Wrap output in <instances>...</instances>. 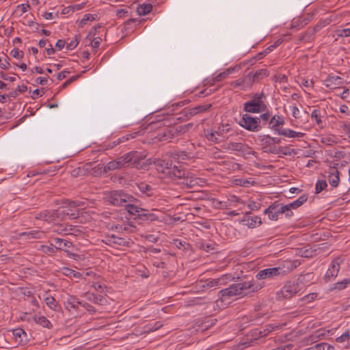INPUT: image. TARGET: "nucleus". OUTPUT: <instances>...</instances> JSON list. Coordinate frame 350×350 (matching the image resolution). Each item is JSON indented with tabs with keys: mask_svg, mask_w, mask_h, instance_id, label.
I'll list each match as a JSON object with an SVG mask.
<instances>
[{
	"mask_svg": "<svg viewBox=\"0 0 350 350\" xmlns=\"http://www.w3.org/2000/svg\"><path fill=\"white\" fill-rule=\"evenodd\" d=\"M168 122L166 119L158 120L155 122H151L149 124L150 129H159L157 135L154 136V138L159 141H168L170 142L174 138V133H172V126H167L165 123Z\"/></svg>",
	"mask_w": 350,
	"mask_h": 350,
	"instance_id": "nucleus-6",
	"label": "nucleus"
},
{
	"mask_svg": "<svg viewBox=\"0 0 350 350\" xmlns=\"http://www.w3.org/2000/svg\"><path fill=\"white\" fill-rule=\"evenodd\" d=\"M19 236L25 239H39L44 237V233L42 231L31 230L20 233Z\"/></svg>",
	"mask_w": 350,
	"mask_h": 350,
	"instance_id": "nucleus-22",
	"label": "nucleus"
},
{
	"mask_svg": "<svg viewBox=\"0 0 350 350\" xmlns=\"http://www.w3.org/2000/svg\"><path fill=\"white\" fill-rule=\"evenodd\" d=\"M279 135H282L289 138H301L305 135V133L297 132L289 129H284L279 132Z\"/></svg>",
	"mask_w": 350,
	"mask_h": 350,
	"instance_id": "nucleus-25",
	"label": "nucleus"
},
{
	"mask_svg": "<svg viewBox=\"0 0 350 350\" xmlns=\"http://www.w3.org/2000/svg\"><path fill=\"white\" fill-rule=\"evenodd\" d=\"M285 272L281 267L267 268L258 271L256 278L257 280H271L280 275H285Z\"/></svg>",
	"mask_w": 350,
	"mask_h": 350,
	"instance_id": "nucleus-9",
	"label": "nucleus"
},
{
	"mask_svg": "<svg viewBox=\"0 0 350 350\" xmlns=\"http://www.w3.org/2000/svg\"><path fill=\"white\" fill-rule=\"evenodd\" d=\"M232 279L231 275L226 274L221 275L220 278L207 280L205 282L204 286L206 287H216L226 285L228 282Z\"/></svg>",
	"mask_w": 350,
	"mask_h": 350,
	"instance_id": "nucleus-13",
	"label": "nucleus"
},
{
	"mask_svg": "<svg viewBox=\"0 0 350 350\" xmlns=\"http://www.w3.org/2000/svg\"><path fill=\"white\" fill-rule=\"evenodd\" d=\"M108 241L111 244H115L122 246L126 245L127 243L126 241L124 239L116 237L115 235L110 237L108 239Z\"/></svg>",
	"mask_w": 350,
	"mask_h": 350,
	"instance_id": "nucleus-45",
	"label": "nucleus"
},
{
	"mask_svg": "<svg viewBox=\"0 0 350 350\" xmlns=\"http://www.w3.org/2000/svg\"><path fill=\"white\" fill-rule=\"evenodd\" d=\"M243 222L250 228H254L261 224V219L258 216L252 217L246 215L243 217Z\"/></svg>",
	"mask_w": 350,
	"mask_h": 350,
	"instance_id": "nucleus-24",
	"label": "nucleus"
},
{
	"mask_svg": "<svg viewBox=\"0 0 350 350\" xmlns=\"http://www.w3.org/2000/svg\"><path fill=\"white\" fill-rule=\"evenodd\" d=\"M54 232L61 234H74L75 228L70 226L60 224L54 228Z\"/></svg>",
	"mask_w": 350,
	"mask_h": 350,
	"instance_id": "nucleus-27",
	"label": "nucleus"
},
{
	"mask_svg": "<svg viewBox=\"0 0 350 350\" xmlns=\"http://www.w3.org/2000/svg\"><path fill=\"white\" fill-rule=\"evenodd\" d=\"M349 338V331L347 330L345 333H343L341 336L336 338V340L338 342H343Z\"/></svg>",
	"mask_w": 350,
	"mask_h": 350,
	"instance_id": "nucleus-58",
	"label": "nucleus"
},
{
	"mask_svg": "<svg viewBox=\"0 0 350 350\" xmlns=\"http://www.w3.org/2000/svg\"><path fill=\"white\" fill-rule=\"evenodd\" d=\"M139 157L141 160H143L142 157ZM143 162L145 163V167L144 169H146L148 165L152 163V161L151 159H149L146 161H142V163ZM153 163L158 172L164 174L167 177L172 178H181L185 174V171L182 169V166L180 164L172 165L168 161L159 159H154Z\"/></svg>",
	"mask_w": 350,
	"mask_h": 350,
	"instance_id": "nucleus-1",
	"label": "nucleus"
},
{
	"mask_svg": "<svg viewBox=\"0 0 350 350\" xmlns=\"http://www.w3.org/2000/svg\"><path fill=\"white\" fill-rule=\"evenodd\" d=\"M219 294L220 295V299L222 301H226V299H228L232 297H234V295H232V291L230 289V286L226 288L221 290Z\"/></svg>",
	"mask_w": 350,
	"mask_h": 350,
	"instance_id": "nucleus-41",
	"label": "nucleus"
},
{
	"mask_svg": "<svg viewBox=\"0 0 350 350\" xmlns=\"http://www.w3.org/2000/svg\"><path fill=\"white\" fill-rule=\"evenodd\" d=\"M248 75L251 77L253 84L254 82L258 81L268 76V71L266 69H260L256 70L254 74L250 72Z\"/></svg>",
	"mask_w": 350,
	"mask_h": 350,
	"instance_id": "nucleus-28",
	"label": "nucleus"
},
{
	"mask_svg": "<svg viewBox=\"0 0 350 350\" xmlns=\"http://www.w3.org/2000/svg\"><path fill=\"white\" fill-rule=\"evenodd\" d=\"M264 137L267 139L266 141V144L267 145H271V144H280L281 142H282L280 138L271 137L269 135H265Z\"/></svg>",
	"mask_w": 350,
	"mask_h": 350,
	"instance_id": "nucleus-54",
	"label": "nucleus"
},
{
	"mask_svg": "<svg viewBox=\"0 0 350 350\" xmlns=\"http://www.w3.org/2000/svg\"><path fill=\"white\" fill-rule=\"evenodd\" d=\"M282 211H283V214L286 215V217H291L293 215V213L292 211V208L289 206V204H282Z\"/></svg>",
	"mask_w": 350,
	"mask_h": 350,
	"instance_id": "nucleus-56",
	"label": "nucleus"
},
{
	"mask_svg": "<svg viewBox=\"0 0 350 350\" xmlns=\"http://www.w3.org/2000/svg\"><path fill=\"white\" fill-rule=\"evenodd\" d=\"M108 202L115 206H123L126 203H133L136 199L122 191H113L107 196Z\"/></svg>",
	"mask_w": 350,
	"mask_h": 350,
	"instance_id": "nucleus-7",
	"label": "nucleus"
},
{
	"mask_svg": "<svg viewBox=\"0 0 350 350\" xmlns=\"http://www.w3.org/2000/svg\"><path fill=\"white\" fill-rule=\"evenodd\" d=\"M279 325H273V324H269L265 326V328L263 329V331L259 332V335L260 337H264L267 336L270 332L275 329H278Z\"/></svg>",
	"mask_w": 350,
	"mask_h": 350,
	"instance_id": "nucleus-46",
	"label": "nucleus"
},
{
	"mask_svg": "<svg viewBox=\"0 0 350 350\" xmlns=\"http://www.w3.org/2000/svg\"><path fill=\"white\" fill-rule=\"evenodd\" d=\"M266 96L264 93L254 94L251 99L243 104V110L247 113H258L267 110L265 103Z\"/></svg>",
	"mask_w": 350,
	"mask_h": 350,
	"instance_id": "nucleus-4",
	"label": "nucleus"
},
{
	"mask_svg": "<svg viewBox=\"0 0 350 350\" xmlns=\"http://www.w3.org/2000/svg\"><path fill=\"white\" fill-rule=\"evenodd\" d=\"M101 38L99 37L94 38L91 41V46L94 49L98 48L100 44Z\"/></svg>",
	"mask_w": 350,
	"mask_h": 350,
	"instance_id": "nucleus-64",
	"label": "nucleus"
},
{
	"mask_svg": "<svg viewBox=\"0 0 350 350\" xmlns=\"http://www.w3.org/2000/svg\"><path fill=\"white\" fill-rule=\"evenodd\" d=\"M321 142L325 145L332 146L336 143V138L334 135H326L321 138Z\"/></svg>",
	"mask_w": 350,
	"mask_h": 350,
	"instance_id": "nucleus-50",
	"label": "nucleus"
},
{
	"mask_svg": "<svg viewBox=\"0 0 350 350\" xmlns=\"http://www.w3.org/2000/svg\"><path fill=\"white\" fill-rule=\"evenodd\" d=\"M349 284H350V278H346L340 282L332 284V286L330 288V290L332 291L336 289L341 291L346 288Z\"/></svg>",
	"mask_w": 350,
	"mask_h": 350,
	"instance_id": "nucleus-34",
	"label": "nucleus"
},
{
	"mask_svg": "<svg viewBox=\"0 0 350 350\" xmlns=\"http://www.w3.org/2000/svg\"><path fill=\"white\" fill-rule=\"evenodd\" d=\"M312 350H330L333 347L326 342L317 344L310 348Z\"/></svg>",
	"mask_w": 350,
	"mask_h": 350,
	"instance_id": "nucleus-52",
	"label": "nucleus"
},
{
	"mask_svg": "<svg viewBox=\"0 0 350 350\" xmlns=\"http://www.w3.org/2000/svg\"><path fill=\"white\" fill-rule=\"evenodd\" d=\"M291 110L292 116L295 119H297L299 118L300 111L296 106L291 107Z\"/></svg>",
	"mask_w": 350,
	"mask_h": 350,
	"instance_id": "nucleus-63",
	"label": "nucleus"
},
{
	"mask_svg": "<svg viewBox=\"0 0 350 350\" xmlns=\"http://www.w3.org/2000/svg\"><path fill=\"white\" fill-rule=\"evenodd\" d=\"M44 301L46 304V306L52 309V310H55L56 307H57V301L55 300V299L51 296V295H49L46 293V297H44Z\"/></svg>",
	"mask_w": 350,
	"mask_h": 350,
	"instance_id": "nucleus-47",
	"label": "nucleus"
},
{
	"mask_svg": "<svg viewBox=\"0 0 350 350\" xmlns=\"http://www.w3.org/2000/svg\"><path fill=\"white\" fill-rule=\"evenodd\" d=\"M262 285L255 280L245 281L232 284L230 286L234 296H245L250 293L258 291L262 288Z\"/></svg>",
	"mask_w": 350,
	"mask_h": 350,
	"instance_id": "nucleus-5",
	"label": "nucleus"
},
{
	"mask_svg": "<svg viewBox=\"0 0 350 350\" xmlns=\"http://www.w3.org/2000/svg\"><path fill=\"white\" fill-rule=\"evenodd\" d=\"M57 250H68V248L73 247L72 242L61 238L55 237L51 239Z\"/></svg>",
	"mask_w": 350,
	"mask_h": 350,
	"instance_id": "nucleus-18",
	"label": "nucleus"
},
{
	"mask_svg": "<svg viewBox=\"0 0 350 350\" xmlns=\"http://www.w3.org/2000/svg\"><path fill=\"white\" fill-rule=\"evenodd\" d=\"M327 185L325 180H318L316 183V193H319L327 187Z\"/></svg>",
	"mask_w": 350,
	"mask_h": 350,
	"instance_id": "nucleus-53",
	"label": "nucleus"
},
{
	"mask_svg": "<svg viewBox=\"0 0 350 350\" xmlns=\"http://www.w3.org/2000/svg\"><path fill=\"white\" fill-rule=\"evenodd\" d=\"M59 217L60 214L57 210H43L35 215L36 219L44 221H52Z\"/></svg>",
	"mask_w": 350,
	"mask_h": 350,
	"instance_id": "nucleus-10",
	"label": "nucleus"
},
{
	"mask_svg": "<svg viewBox=\"0 0 350 350\" xmlns=\"http://www.w3.org/2000/svg\"><path fill=\"white\" fill-rule=\"evenodd\" d=\"M192 126L193 124L189 123L184 125H177L175 126H172V132L174 133V137H177L187 133L192 127Z\"/></svg>",
	"mask_w": 350,
	"mask_h": 350,
	"instance_id": "nucleus-26",
	"label": "nucleus"
},
{
	"mask_svg": "<svg viewBox=\"0 0 350 350\" xmlns=\"http://www.w3.org/2000/svg\"><path fill=\"white\" fill-rule=\"evenodd\" d=\"M93 20H94V17L92 14H86L83 16L82 19L81 20L80 23L81 25H85L88 21H93Z\"/></svg>",
	"mask_w": 350,
	"mask_h": 350,
	"instance_id": "nucleus-60",
	"label": "nucleus"
},
{
	"mask_svg": "<svg viewBox=\"0 0 350 350\" xmlns=\"http://www.w3.org/2000/svg\"><path fill=\"white\" fill-rule=\"evenodd\" d=\"M234 68H229L226 70L217 74L213 79V81L215 82V81H221L222 79L226 78L230 74H231L234 71Z\"/></svg>",
	"mask_w": 350,
	"mask_h": 350,
	"instance_id": "nucleus-44",
	"label": "nucleus"
},
{
	"mask_svg": "<svg viewBox=\"0 0 350 350\" xmlns=\"http://www.w3.org/2000/svg\"><path fill=\"white\" fill-rule=\"evenodd\" d=\"M327 179L330 185L336 187L340 181L339 172L336 167H330L328 171Z\"/></svg>",
	"mask_w": 350,
	"mask_h": 350,
	"instance_id": "nucleus-16",
	"label": "nucleus"
},
{
	"mask_svg": "<svg viewBox=\"0 0 350 350\" xmlns=\"http://www.w3.org/2000/svg\"><path fill=\"white\" fill-rule=\"evenodd\" d=\"M334 36L338 38L350 37V28L337 29L334 31Z\"/></svg>",
	"mask_w": 350,
	"mask_h": 350,
	"instance_id": "nucleus-49",
	"label": "nucleus"
},
{
	"mask_svg": "<svg viewBox=\"0 0 350 350\" xmlns=\"http://www.w3.org/2000/svg\"><path fill=\"white\" fill-rule=\"evenodd\" d=\"M239 124L251 132H258L262 129V126L260 124V118H254L247 113L242 116Z\"/></svg>",
	"mask_w": 350,
	"mask_h": 350,
	"instance_id": "nucleus-8",
	"label": "nucleus"
},
{
	"mask_svg": "<svg viewBox=\"0 0 350 350\" xmlns=\"http://www.w3.org/2000/svg\"><path fill=\"white\" fill-rule=\"evenodd\" d=\"M308 200V196L304 194L298 198L296 200L289 203V206L292 208V209H296L298 207L301 206L304 203H305Z\"/></svg>",
	"mask_w": 350,
	"mask_h": 350,
	"instance_id": "nucleus-37",
	"label": "nucleus"
},
{
	"mask_svg": "<svg viewBox=\"0 0 350 350\" xmlns=\"http://www.w3.org/2000/svg\"><path fill=\"white\" fill-rule=\"evenodd\" d=\"M132 162L133 167L137 169H143L145 167V163H142V160L137 152H130L122 157H118L116 160L108 162L104 167L105 172L119 170L126 167V163Z\"/></svg>",
	"mask_w": 350,
	"mask_h": 350,
	"instance_id": "nucleus-2",
	"label": "nucleus"
},
{
	"mask_svg": "<svg viewBox=\"0 0 350 350\" xmlns=\"http://www.w3.org/2000/svg\"><path fill=\"white\" fill-rule=\"evenodd\" d=\"M227 148L230 151L245 152L249 149V146L244 143L230 142L227 144Z\"/></svg>",
	"mask_w": 350,
	"mask_h": 350,
	"instance_id": "nucleus-19",
	"label": "nucleus"
},
{
	"mask_svg": "<svg viewBox=\"0 0 350 350\" xmlns=\"http://www.w3.org/2000/svg\"><path fill=\"white\" fill-rule=\"evenodd\" d=\"M340 260L339 258L332 262L324 277L326 282L332 281L338 275L340 270Z\"/></svg>",
	"mask_w": 350,
	"mask_h": 350,
	"instance_id": "nucleus-11",
	"label": "nucleus"
},
{
	"mask_svg": "<svg viewBox=\"0 0 350 350\" xmlns=\"http://www.w3.org/2000/svg\"><path fill=\"white\" fill-rule=\"evenodd\" d=\"M252 80L248 74L230 83L231 87L242 90H245L252 87Z\"/></svg>",
	"mask_w": 350,
	"mask_h": 350,
	"instance_id": "nucleus-12",
	"label": "nucleus"
},
{
	"mask_svg": "<svg viewBox=\"0 0 350 350\" xmlns=\"http://www.w3.org/2000/svg\"><path fill=\"white\" fill-rule=\"evenodd\" d=\"M339 80H340V77L338 76H329L325 80V85L329 87L331 84H337Z\"/></svg>",
	"mask_w": 350,
	"mask_h": 350,
	"instance_id": "nucleus-55",
	"label": "nucleus"
},
{
	"mask_svg": "<svg viewBox=\"0 0 350 350\" xmlns=\"http://www.w3.org/2000/svg\"><path fill=\"white\" fill-rule=\"evenodd\" d=\"M152 10V5L150 3H144L139 5L137 8V12L139 15H146L150 13Z\"/></svg>",
	"mask_w": 350,
	"mask_h": 350,
	"instance_id": "nucleus-39",
	"label": "nucleus"
},
{
	"mask_svg": "<svg viewBox=\"0 0 350 350\" xmlns=\"http://www.w3.org/2000/svg\"><path fill=\"white\" fill-rule=\"evenodd\" d=\"M65 253L66 254V256L68 258L74 259L75 260H80L82 259L81 255L72 253L70 250H65Z\"/></svg>",
	"mask_w": 350,
	"mask_h": 350,
	"instance_id": "nucleus-59",
	"label": "nucleus"
},
{
	"mask_svg": "<svg viewBox=\"0 0 350 350\" xmlns=\"http://www.w3.org/2000/svg\"><path fill=\"white\" fill-rule=\"evenodd\" d=\"M310 117L317 125L321 126L322 125L323 119L325 118V111L320 109H314L312 110Z\"/></svg>",
	"mask_w": 350,
	"mask_h": 350,
	"instance_id": "nucleus-23",
	"label": "nucleus"
},
{
	"mask_svg": "<svg viewBox=\"0 0 350 350\" xmlns=\"http://www.w3.org/2000/svg\"><path fill=\"white\" fill-rule=\"evenodd\" d=\"M281 267L283 268V269L286 271L285 274H286L287 273L295 269L297 267V264L296 262L286 260L283 262V265Z\"/></svg>",
	"mask_w": 350,
	"mask_h": 350,
	"instance_id": "nucleus-48",
	"label": "nucleus"
},
{
	"mask_svg": "<svg viewBox=\"0 0 350 350\" xmlns=\"http://www.w3.org/2000/svg\"><path fill=\"white\" fill-rule=\"evenodd\" d=\"M284 123L285 121L283 117L279 115H274L269 122V128L279 135V132L282 130L280 126H282Z\"/></svg>",
	"mask_w": 350,
	"mask_h": 350,
	"instance_id": "nucleus-15",
	"label": "nucleus"
},
{
	"mask_svg": "<svg viewBox=\"0 0 350 350\" xmlns=\"http://www.w3.org/2000/svg\"><path fill=\"white\" fill-rule=\"evenodd\" d=\"M92 287L95 290H96V291H99L100 293L104 292L105 286H104L103 284H102L100 282H94V283H93Z\"/></svg>",
	"mask_w": 350,
	"mask_h": 350,
	"instance_id": "nucleus-62",
	"label": "nucleus"
},
{
	"mask_svg": "<svg viewBox=\"0 0 350 350\" xmlns=\"http://www.w3.org/2000/svg\"><path fill=\"white\" fill-rule=\"evenodd\" d=\"M137 187L142 194H145L147 196H151L153 195L154 192L152 187L146 183H140L137 184Z\"/></svg>",
	"mask_w": 350,
	"mask_h": 350,
	"instance_id": "nucleus-30",
	"label": "nucleus"
},
{
	"mask_svg": "<svg viewBox=\"0 0 350 350\" xmlns=\"http://www.w3.org/2000/svg\"><path fill=\"white\" fill-rule=\"evenodd\" d=\"M126 211L133 215H138L141 214L142 211V208L137 207V206L132 204L131 203H126Z\"/></svg>",
	"mask_w": 350,
	"mask_h": 350,
	"instance_id": "nucleus-42",
	"label": "nucleus"
},
{
	"mask_svg": "<svg viewBox=\"0 0 350 350\" xmlns=\"http://www.w3.org/2000/svg\"><path fill=\"white\" fill-rule=\"evenodd\" d=\"M41 250L46 254H54L57 250L54 243L51 241L49 245H42Z\"/></svg>",
	"mask_w": 350,
	"mask_h": 350,
	"instance_id": "nucleus-51",
	"label": "nucleus"
},
{
	"mask_svg": "<svg viewBox=\"0 0 350 350\" xmlns=\"http://www.w3.org/2000/svg\"><path fill=\"white\" fill-rule=\"evenodd\" d=\"M265 215H268V217L271 220H277L278 219V215L275 210V206L271 204L264 211Z\"/></svg>",
	"mask_w": 350,
	"mask_h": 350,
	"instance_id": "nucleus-43",
	"label": "nucleus"
},
{
	"mask_svg": "<svg viewBox=\"0 0 350 350\" xmlns=\"http://www.w3.org/2000/svg\"><path fill=\"white\" fill-rule=\"evenodd\" d=\"M204 135L208 141L215 144L221 142V139L217 135L216 130L206 129L204 131Z\"/></svg>",
	"mask_w": 350,
	"mask_h": 350,
	"instance_id": "nucleus-29",
	"label": "nucleus"
},
{
	"mask_svg": "<svg viewBox=\"0 0 350 350\" xmlns=\"http://www.w3.org/2000/svg\"><path fill=\"white\" fill-rule=\"evenodd\" d=\"M86 299L95 304H103L105 301V299L103 296H97L94 293H87L85 294Z\"/></svg>",
	"mask_w": 350,
	"mask_h": 350,
	"instance_id": "nucleus-33",
	"label": "nucleus"
},
{
	"mask_svg": "<svg viewBox=\"0 0 350 350\" xmlns=\"http://www.w3.org/2000/svg\"><path fill=\"white\" fill-rule=\"evenodd\" d=\"M312 276L311 273L299 277L297 281L288 282L279 291L277 292V297L279 299H289L293 295L301 291L305 285L304 282L306 279H310Z\"/></svg>",
	"mask_w": 350,
	"mask_h": 350,
	"instance_id": "nucleus-3",
	"label": "nucleus"
},
{
	"mask_svg": "<svg viewBox=\"0 0 350 350\" xmlns=\"http://www.w3.org/2000/svg\"><path fill=\"white\" fill-rule=\"evenodd\" d=\"M139 217L144 221L148 220L153 221L158 219V217L155 214L150 213L148 210L143 208L141 211V214H139Z\"/></svg>",
	"mask_w": 350,
	"mask_h": 350,
	"instance_id": "nucleus-31",
	"label": "nucleus"
},
{
	"mask_svg": "<svg viewBox=\"0 0 350 350\" xmlns=\"http://www.w3.org/2000/svg\"><path fill=\"white\" fill-rule=\"evenodd\" d=\"M180 178L183 180L182 183L187 185L189 188H192L198 184V178L189 177L188 176H186L185 174Z\"/></svg>",
	"mask_w": 350,
	"mask_h": 350,
	"instance_id": "nucleus-35",
	"label": "nucleus"
},
{
	"mask_svg": "<svg viewBox=\"0 0 350 350\" xmlns=\"http://www.w3.org/2000/svg\"><path fill=\"white\" fill-rule=\"evenodd\" d=\"M85 303L79 301V299L73 295H68L64 301V306L69 311L77 310L79 306L85 307Z\"/></svg>",
	"mask_w": 350,
	"mask_h": 350,
	"instance_id": "nucleus-14",
	"label": "nucleus"
},
{
	"mask_svg": "<svg viewBox=\"0 0 350 350\" xmlns=\"http://www.w3.org/2000/svg\"><path fill=\"white\" fill-rule=\"evenodd\" d=\"M34 321L36 323L42 325L44 327L49 328L51 327V322L44 316H34Z\"/></svg>",
	"mask_w": 350,
	"mask_h": 350,
	"instance_id": "nucleus-40",
	"label": "nucleus"
},
{
	"mask_svg": "<svg viewBox=\"0 0 350 350\" xmlns=\"http://www.w3.org/2000/svg\"><path fill=\"white\" fill-rule=\"evenodd\" d=\"M13 336L16 342L19 345H25L27 343L29 339L27 333L21 328H16L12 330Z\"/></svg>",
	"mask_w": 350,
	"mask_h": 350,
	"instance_id": "nucleus-17",
	"label": "nucleus"
},
{
	"mask_svg": "<svg viewBox=\"0 0 350 350\" xmlns=\"http://www.w3.org/2000/svg\"><path fill=\"white\" fill-rule=\"evenodd\" d=\"M331 334V331L323 328L319 329L315 331L312 335L313 339L320 340L323 338L329 336Z\"/></svg>",
	"mask_w": 350,
	"mask_h": 350,
	"instance_id": "nucleus-36",
	"label": "nucleus"
},
{
	"mask_svg": "<svg viewBox=\"0 0 350 350\" xmlns=\"http://www.w3.org/2000/svg\"><path fill=\"white\" fill-rule=\"evenodd\" d=\"M143 131L144 129L142 130H139V131H135V132H133L132 133H129V134H127L126 135H124L121 137H119L118 139V143H124L127 141H129V139H134L135 137H137V136H139L143 134Z\"/></svg>",
	"mask_w": 350,
	"mask_h": 350,
	"instance_id": "nucleus-32",
	"label": "nucleus"
},
{
	"mask_svg": "<svg viewBox=\"0 0 350 350\" xmlns=\"http://www.w3.org/2000/svg\"><path fill=\"white\" fill-rule=\"evenodd\" d=\"M79 44V41L77 38H75L74 40H71L70 42H68L66 45V48L68 50H72L75 48L77 47V46Z\"/></svg>",
	"mask_w": 350,
	"mask_h": 350,
	"instance_id": "nucleus-61",
	"label": "nucleus"
},
{
	"mask_svg": "<svg viewBox=\"0 0 350 350\" xmlns=\"http://www.w3.org/2000/svg\"><path fill=\"white\" fill-rule=\"evenodd\" d=\"M232 131V127L228 124H222L216 130L217 135L221 139V142L228 137V134Z\"/></svg>",
	"mask_w": 350,
	"mask_h": 350,
	"instance_id": "nucleus-20",
	"label": "nucleus"
},
{
	"mask_svg": "<svg viewBox=\"0 0 350 350\" xmlns=\"http://www.w3.org/2000/svg\"><path fill=\"white\" fill-rule=\"evenodd\" d=\"M211 104H206V105H198L195 107H193L188 110L186 113L187 117H191L196 116L198 113H203L206 111L208 109L211 107Z\"/></svg>",
	"mask_w": 350,
	"mask_h": 350,
	"instance_id": "nucleus-21",
	"label": "nucleus"
},
{
	"mask_svg": "<svg viewBox=\"0 0 350 350\" xmlns=\"http://www.w3.org/2000/svg\"><path fill=\"white\" fill-rule=\"evenodd\" d=\"M11 55L16 59H21L23 57V52L18 49H14L10 52Z\"/></svg>",
	"mask_w": 350,
	"mask_h": 350,
	"instance_id": "nucleus-57",
	"label": "nucleus"
},
{
	"mask_svg": "<svg viewBox=\"0 0 350 350\" xmlns=\"http://www.w3.org/2000/svg\"><path fill=\"white\" fill-rule=\"evenodd\" d=\"M62 272L63 275L70 278H81L82 276L81 273L76 271L73 269H71L68 267H63L62 269Z\"/></svg>",
	"mask_w": 350,
	"mask_h": 350,
	"instance_id": "nucleus-38",
	"label": "nucleus"
}]
</instances>
